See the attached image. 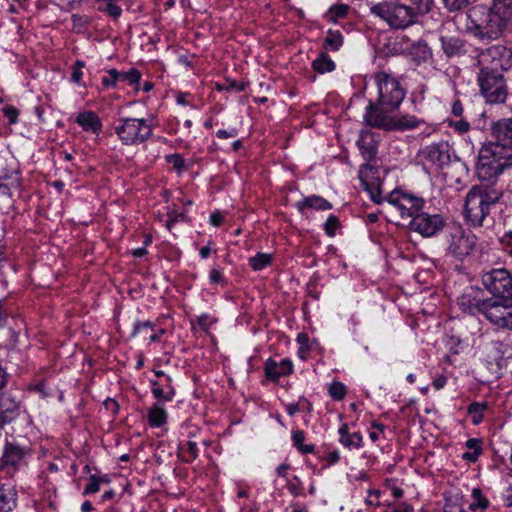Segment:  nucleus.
Masks as SVG:
<instances>
[{
    "label": "nucleus",
    "mask_w": 512,
    "mask_h": 512,
    "mask_svg": "<svg viewBox=\"0 0 512 512\" xmlns=\"http://www.w3.org/2000/svg\"><path fill=\"white\" fill-rule=\"evenodd\" d=\"M494 141L479 150L476 175L482 180L499 177L512 167V117L493 121L490 126Z\"/></svg>",
    "instance_id": "nucleus-1"
},
{
    "label": "nucleus",
    "mask_w": 512,
    "mask_h": 512,
    "mask_svg": "<svg viewBox=\"0 0 512 512\" xmlns=\"http://www.w3.org/2000/svg\"><path fill=\"white\" fill-rule=\"evenodd\" d=\"M467 31L479 40H498L512 33V0L477 4L467 13Z\"/></svg>",
    "instance_id": "nucleus-2"
},
{
    "label": "nucleus",
    "mask_w": 512,
    "mask_h": 512,
    "mask_svg": "<svg viewBox=\"0 0 512 512\" xmlns=\"http://www.w3.org/2000/svg\"><path fill=\"white\" fill-rule=\"evenodd\" d=\"M480 183L473 185L465 198L464 216L473 227H481L484 220L490 214L503 197V189L498 186V177L490 180H482L477 175Z\"/></svg>",
    "instance_id": "nucleus-3"
},
{
    "label": "nucleus",
    "mask_w": 512,
    "mask_h": 512,
    "mask_svg": "<svg viewBox=\"0 0 512 512\" xmlns=\"http://www.w3.org/2000/svg\"><path fill=\"white\" fill-rule=\"evenodd\" d=\"M374 81L378 97L374 102L370 101L366 107L364 120L368 126L370 117L374 114L396 112L406 96V88L400 80L385 71L375 73Z\"/></svg>",
    "instance_id": "nucleus-4"
},
{
    "label": "nucleus",
    "mask_w": 512,
    "mask_h": 512,
    "mask_svg": "<svg viewBox=\"0 0 512 512\" xmlns=\"http://www.w3.org/2000/svg\"><path fill=\"white\" fill-rule=\"evenodd\" d=\"M114 132L123 145L138 146L153 136V123L146 118L120 117L115 122Z\"/></svg>",
    "instance_id": "nucleus-5"
},
{
    "label": "nucleus",
    "mask_w": 512,
    "mask_h": 512,
    "mask_svg": "<svg viewBox=\"0 0 512 512\" xmlns=\"http://www.w3.org/2000/svg\"><path fill=\"white\" fill-rule=\"evenodd\" d=\"M444 244L446 255L463 261L475 251L477 237L471 231H465L460 225L449 224L445 229Z\"/></svg>",
    "instance_id": "nucleus-6"
},
{
    "label": "nucleus",
    "mask_w": 512,
    "mask_h": 512,
    "mask_svg": "<svg viewBox=\"0 0 512 512\" xmlns=\"http://www.w3.org/2000/svg\"><path fill=\"white\" fill-rule=\"evenodd\" d=\"M370 12L384 21L390 29L404 30L416 24L409 7L399 0L379 2L370 7Z\"/></svg>",
    "instance_id": "nucleus-7"
},
{
    "label": "nucleus",
    "mask_w": 512,
    "mask_h": 512,
    "mask_svg": "<svg viewBox=\"0 0 512 512\" xmlns=\"http://www.w3.org/2000/svg\"><path fill=\"white\" fill-rule=\"evenodd\" d=\"M478 314H481L492 325L512 330V298L484 299L478 303Z\"/></svg>",
    "instance_id": "nucleus-8"
},
{
    "label": "nucleus",
    "mask_w": 512,
    "mask_h": 512,
    "mask_svg": "<svg viewBox=\"0 0 512 512\" xmlns=\"http://www.w3.org/2000/svg\"><path fill=\"white\" fill-rule=\"evenodd\" d=\"M478 314H481L492 325L512 330V298L484 299L478 303Z\"/></svg>",
    "instance_id": "nucleus-9"
},
{
    "label": "nucleus",
    "mask_w": 512,
    "mask_h": 512,
    "mask_svg": "<svg viewBox=\"0 0 512 512\" xmlns=\"http://www.w3.org/2000/svg\"><path fill=\"white\" fill-rule=\"evenodd\" d=\"M480 94L488 104H502L508 96L504 75L500 72L479 70L477 75Z\"/></svg>",
    "instance_id": "nucleus-10"
},
{
    "label": "nucleus",
    "mask_w": 512,
    "mask_h": 512,
    "mask_svg": "<svg viewBox=\"0 0 512 512\" xmlns=\"http://www.w3.org/2000/svg\"><path fill=\"white\" fill-rule=\"evenodd\" d=\"M478 67L481 71L503 74L512 67V50L501 44L487 47L478 54Z\"/></svg>",
    "instance_id": "nucleus-11"
},
{
    "label": "nucleus",
    "mask_w": 512,
    "mask_h": 512,
    "mask_svg": "<svg viewBox=\"0 0 512 512\" xmlns=\"http://www.w3.org/2000/svg\"><path fill=\"white\" fill-rule=\"evenodd\" d=\"M482 284L491 295L487 299L512 298V274L505 268L492 269L482 275Z\"/></svg>",
    "instance_id": "nucleus-12"
},
{
    "label": "nucleus",
    "mask_w": 512,
    "mask_h": 512,
    "mask_svg": "<svg viewBox=\"0 0 512 512\" xmlns=\"http://www.w3.org/2000/svg\"><path fill=\"white\" fill-rule=\"evenodd\" d=\"M422 123L416 116L410 114H399L395 112L377 113L370 117V127L385 131L412 130Z\"/></svg>",
    "instance_id": "nucleus-13"
},
{
    "label": "nucleus",
    "mask_w": 512,
    "mask_h": 512,
    "mask_svg": "<svg viewBox=\"0 0 512 512\" xmlns=\"http://www.w3.org/2000/svg\"><path fill=\"white\" fill-rule=\"evenodd\" d=\"M449 224L441 214H429L422 210L410 220L408 227L422 237L430 238L444 231Z\"/></svg>",
    "instance_id": "nucleus-14"
},
{
    "label": "nucleus",
    "mask_w": 512,
    "mask_h": 512,
    "mask_svg": "<svg viewBox=\"0 0 512 512\" xmlns=\"http://www.w3.org/2000/svg\"><path fill=\"white\" fill-rule=\"evenodd\" d=\"M387 202L399 211L403 219L410 218V220L420 213L425 204L424 199L421 197L396 190L388 195Z\"/></svg>",
    "instance_id": "nucleus-15"
},
{
    "label": "nucleus",
    "mask_w": 512,
    "mask_h": 512,
    "mask_svg": "<svg viewBox=\"0 0 512 512\" xmlns=\"http://www.w3.org/2000/svg\"><path fill=\"white\" fill-rule=\"evenodd\" d=\"M419 156L436 168H443L451 163L455 151L446 141H440L425 146L419 152Z\"/></svg>",
    "instance_id": "nucleus-16"
},
{
    "label": "nucleus",
    "mask_w": 512,
    "mask_h": 512,
    "mask_svg": "<svg viewBox=\"0 0 512 512\" xmlns=\"http://www.w3.org/2000/svg\"><path fill=\"white\" fill-rule=\"evenodd\" d=\"M358 176L364 190L368 192L370 199L376 204L382 203L384 200L381 196L382 181L378 169L370 164V162H366L360 166Z\"/></svg>",
    "instance_id": "nucleus-17"
},
{
    "label": "nucleus",
    "mask_w": 512,
    "mask_h": 512,
    "mask_svg": "<svg viewBox=\"0 0 512 512\" xmlns=\"http://www.w3.org/2000/svg\"><path fill=\"white\" fill-rule=\"evenodd\" d=\"M27 454L28 449L7 442L1 457V468L7 469L9 473L19 470L22 466L26 465L25 458Z\"/></svg>",
    "instance_id": "nucleus-18"
},
{
    "label": "nucleus",
    "mask_w": 512,
    "mask_h": 512,
    "mask_svg": "<svg viewBox=\"0 0 512 512\" xmlns=\"http://www.w3.org/2000/svg\"><path fill=\"white\" fill-rule=\"evenodd\" d=\"M20 412V401L15 393H0V427L16 420Z\"/></svg>",
    "instance_id": "nucleus-19"
},
{
    "label": "nucleus",
    "mask_w": 512,
    "mask_h": 512,
    "mask_svg": "<svg viewBox=\"0 0 512 512\" xmlns=\"http://www.w3.org/2000/svg\"><path fill=\"white\" fill-rule=\"evenodd\" d=\"M293 369V363L289 358H284L280 362L273 358H268L264 363V374L267 379L273 382H277L281 377L292 374Z\"/></svg>",
    "instance_id": "nucleus-20"
},
{
    "label": "nucleus",
    "mask_w": 512,
    "mask_h": 512,
    "mask_svg": "<svg viewBox=\"0 0 512 512\" xmlns=\"http://www.w3.org/2000/svg\"><path fill=\"white\" fill-rule=\"evenodd\" d=\"M151 393L153 397L162 402H170L176 395L173 379L171 376H165L164 379L150 380Z\"/></svg>",
    "instance_id": "nucleus-21"
},
{
    "label": "nucleus",
    "mask_w": 512,
    "mask_h": 512,
    "mask_svg": "<svg viewBox=\"0 0 512 512\" xmlns=\"http://www.w3.org/2000/svg\"><path fill=\"white\" fill-rule=\"evenodd\" d=\"M378 139L371 131H362L357 140V146L366 162L373 161L378 152Z\"/></svg>",
    "instance_id": "nucleus-22"
},
{
    "label": "nucleus",
    "mask_w": 512,
    "mask_h": 512,
    "mask_svg": "<svg viewBox=\"0 0 512 512\" xmlns=\"http://www.w3.org/2000/svg\"><path fill=\"white\" fill-rule=\"evenodd\" d=\"M75 122L85 132H90L98 136L102 131V120L94 111L79 112L75 118Z\"/></svg>",
    "instance_id": "nucleus-23"
},
{
    "label": "nucleus",
    "mask_w": 512,
    "mask_h": 512,
    "mask_svg": "<svg viewBox=\"0 0 512 512\" xmlns=\"http://www.w3.org/2000/svg\"><path fill=\"white\" fill-rule=\"evenodd\" d=\"M441 48L448 58L464 56L467 50V42L459 37H440Z\"/></svg>",
    "instance_id": "nucleus-24"
},
{
    "label": "nucleus",
    "mask_w": 512,
    "mask_h": 512,
    "mask_svg": "<svg viewBox=\"0 0 512 512\" xmlns=\"http://www.w3.org/2000/svg\"><path fill=\"white\" fill-rule=\"evenodd\" d=\"M20 176L18 171L0 173V198L11 199L13 194L19 190Z\"/></svg>",
    "instance_id": "nucleus-25"
},
{
    "label": "nucleus",
    "mask_w": 512,
    "mask_h": 512,
    "mask_svg": "<svg viewBox=\"0 0 512 512\" xmlns=\"http://www.w3.org/2000/svg\"><path fill=\"white\" fill-rule=\"evenodd\" d=\"M408 53L416 65L427 63L433 56L432 49L425 40H418L412 43Z\"/></svg>",
    "instance_id": "nucleus-26"
},
{
    "label": "nucleus",
    "mask_w": 512,
    "mask_h": 512,
    "mask_svg": "<svg viewBox=\"0 0 512 512\" xmlns=\"http://www.w3.org/2000/svg\"><path fill=\"white\" fill-rule=\"evenodd\" d=\"M339 442L348 449H360L363 446V436L360 432L349 433L348 424L344 423L338 430Z\"/></svg>",
    "instance_id": "nucleus-27"
},
{
    "label": "nucleus",
    "mask_w": 512,
    "mask_h": 512,
    "mask_svg": "<svg viewBox=\"0 0 512 512\" xmlns=\"http://www.w3.org/2000/svg\"><path fill=\"white\" fill-rule=\"evenodd\" d=\"M296 206L301 213H304V211L307 209H315L320 211L332 209V204L328 200L318 195L305 197L298 201Z\"/></svg>",
    "instance_id": "nucleus-28"
},
{
    "label": "nucleus",
    "mask_w": 512,
    "mask_h": 512,
    "mask_svg": "<svg viewBox=\"0 0 512 512\" xmlns=\"http://www.w3.org/2000/svg\"><path fill=\"white\" fill-rule=\"evenodd\" d=\"M433 4L434 0H409V3L406 5L409 7L411 16L417 24L423 16L431 11Z\"/></svg>",
    "instance_id": "nucleus-29"
},
{
    "label": "nucleus",
    "mask_w": 512,
    "mask_h": 512,
    "mask_svg": "<svg viewBox=\"0 0 512 512\" xmlns=\"http://www.w3.org/2000/svg\"><path fill=\"white\" fill-rule=\"evenodd\" d=\"M168 414L163 408L162 401H158L149 409L148 423L151 427H161L167 422Z\"/></svg>",
    "instance_id": "nucleus-30"
},
{
    "label": "nucleus",
    "mask_w": 512,
    "mask_h": 512,
    "mask_svg": "<svg viewBox=\"0 0 512 512\" xmlns=\"http://www.w3.org/2000/svg\"><path fill=\"white\" fill-rule=\"evenodd\" d=\"M444 343L449 350V354L444 356V360L448 363H452V355H458L463 351V341L459 336L449 331L445 334Z\"/></svg>",
    "instance_id": "nucleus-31"
},
{
    "label": "nucleus",
    "mask_w": 512,
    "mask_h": 512,
    "mask_svg": "<svg viewBox=\"0 0 512 512\" xmlns=\"http://www.w3.org/2000/svg\"><path fill=\"white\" fill-rule=\"evenodd\" d=\"M16 491L9 486H0V512L12 511L16 507Z\"/></svg>",
    "instance_id": "nucleus-32"
},
{
    "label": "nucleus",
    "mask_w": 512,
    "mask_h": 512,
    "mask_svg": "<svg viewBox=\"0 0 512 512\" xmlns=\"http://www.w3.org/2000/svg\"><path fill=\"white\" fill-rule=\"evenodd\" d=\"M344 43V37L339 30L329 29L323 40L322 47L326 51H338Z\"/></svg>",
    "instance_id": "nucleus-33"
},
{
    "label": "nucleus",
    "mask_w": 512,
    "mask_h": 512,
    "mask_svg": "<svg viewBox=\"0 0 512 512\" xmlns=\"http://www.w3.org/2000/svg\"><path fill=\"white\" fill-rule=\"evenodd\" d=\"M199 455L198 445L194 441H187L179 445V457L184 463H192Z\"/></svg>",
    "instance_id": "nucleus-34"
},
{
    "label": "nucleus",
    "mask_w": 512,
    "mask_h": 512,
    "mask_svg": "<svg viewBox=\"0 0 512 512\" xmlns=\"http://www.w3.org/2000/svg\"><path fill=\"white\" fill-rule=\"evenodd\" d=\"M335 63L326 52H321L319 56L313 60L312 68L320 73L324 74L335 70Z\"/></svg>",
    "instance_id": "nucleus-35"
},
{
    "label": "nucleus",
    "mask_w": 512,
    "mask_h": 512,
    "mask_svg": "<svg viewBox=\"0 0 512 512\" xmlns=\"http://www.w3.org/2000/svg\"><path fill=\"white\" fill-rule=\"evenodd\" d=\"M349 10L350 6L347 4H335L329 8L324 17L328 22L337 23L339 19H343L347 16Z\"/></svg>",
    "instance_id": "nucleus-36"
},
{
    "label": "nucleus",
    "mask_w": 512,
    "mask_h": 512,
    "mask_svg": "<svg viewBox=\"0 0 512 512\" xmlns=\"http://www.w3.org/2000/svg\"><path fill=\"white\" fill-rule=\"evenodd\" d=\"M488 409L487 402H472L467 407V413L471 417L474 425H478L483 421L484 412Z\"/></svg>",
    "instance_id": "nucleus-37"
},
{
    "label": "nucleus",
    "mask_w": 512,
    "mask_h": 512,
    "mask_svg": "<svg viewBox=\"0 0 512 512\" xmlns=\"http://www.w3.org/2000/svg\"><path fill=\"white\" fill-rule=\"evenodd\" d=\"M117 0H95L98 4V10L104 12L110 17L117 19L122 14V9L116 3Z\"/></svg>",
    "instance_id": "nucleus-38"
},
{
    "label": "nucleus",
    "mask_w": 512,
    "mask_h": 512,
    "mask_svg": "<svg viewBox=\"0 0 512 512\" xmlns=\"http://www.w3.org/2000/svg\"><path fill=\"white\" fill-rule=\"evenodd\" d=\"M484 298L471 297L469 294H464L458 299V305L465 312L470 314H478V303L482 302Z\"/></svg>",
    "instance_id": "nucleus-39"
},
{
    "label": "nucleus",
    "mask_w": 512,
    "mask_h": 512,
    "mask_svg": "<svg viewBox=\"0 0 512 512\" xmlns=\"http://www.w3.org/2000/svg\"><path fill=\"white\" fill-rule=\"evenodd\" d=\"M88 480L89 482L83 491L84 496L97 493L100 490L101 484L110 482V479L107 475L97 474L90 475Z\"/></svg>",
    "instance_id": "nucleus-40"
},
{
    "label": "nucleus",
    "mask_w": 512,
    "mask_h": 512,
    "mask_svg": "<svg viewBox=\"0 0 512 512\" xmlns=\"http://www.w3.org/2000/svg\"><path fill=\"white\" fill-rule=\"evenodd\" d=\"M292 443L302 454H309L314 452V445L304 444L305 433L302 430H295L292 432Z\"/></svg>",
    "instance_id": "nucleus-41"
},
{
    "label": "nucleus",
    "mask_w": 512,
    "mask_h": 512,
    "mask_svg": "<svg viewBox=\"0 0 512 512\" xmlns=\"http://www.w3.org/2000/svg\"><path fill=\"white\" fill-rule=\"evenodd\" d=\"M472 502L469 504V509L476 512L478 509L484 510L489 506V500L483 495L480 488H473Z\"/></svg>",
    "instance_id": "nucleus-42"
},
{
    "label": "nucleus",
    "mask_w": 512,
    "mask_h": 512,
    "mask_svg": "<svg viewBox=\"0 0 512 512\" xmlns=\"http://www.w3.org/2000/svg\"><path fill=\"white\" fill-rule=\"evenodd\" d=\"M272 262V256L267 253L258 252L255 256L249 258V265L254 271H261Z\"/></svg>",
    "instance_id": "nucleus-43"
},
{
    "label": "nucleus",
    "mask_w": 512,
    "mask_h": 512,
    "mask_svg": "<svg viewBox=\"0 0 512 512\" xmlns=\"http://www.w3.org/2000/svg\"><path fill=\"white\" fill-rule=\"evenodd\" d=\"M463 496L451 495L445 497V505L443 512H466L463 508Z\"/></svg>",
    "instance_id": "nucleus-44"
},
{
    "label": "nucleus",
    "mask_w": 512,
    "mask_h": 512,
    "mask_svg": "<svg viewBox=\"0 0 512 512\" xmlns=\"http://www.w3.org/2000/svg\"><path fill=\"white\" fill-rule=\"evenodd\" d=\"M11 273H15L14 265L11 261H9L3 253L0 252V282L7 286L8 284V276Z\"/></svg>",
    "instance_id": "nucleus-45"
},
{
    "label": "nucleus",
    "mask_w": 512,
    "mask_h": 512,
    "mask_svg": "<svg viewBox=\"0 0 512 512\" xmlns=\"http://www.w3.org/2000/svg\"><path fill=\"white\" fill-rule=\"evenodd\" d=\"M328 392L333 400L341 401L347 394V388L342 382L334 381L330 385Z\"/></svg>",
    "instance_id": "nucleus-46"
},
{
    "label": "nucleus",
    "mask_w": 512,
    "mask_h": 512,
    "mask_svg": "<svg viewBox=\"0 0 512 512\" xmlns=\"http://www.w3.org/2000/svg\"><path fill=\"white\" fill-rule=\"evenodd\" d=\"M442 4L450 13L459 12L469 6L470 0H442Z\"/></svg>",
    "instance_id": "nucleus-47"
},
{
    "label": "nucleus",
    "mask_w": 512,
    "mask_h": 512,
    "mask_svg": "<svg viewBox=\"0 0 512 512\" xmlns=\"http://www.w3.org/2000/svg\"><path fill=\"white\" fill-rule=\"evenodd\" d=\"M188 217L184 212H178L177 210H169L167 212V221L166 227L168 230H171L175 223L179 221H187Z\"/></svg>",
    "instance_id": "nucleus-48"
},
{
    "label": "nucleus",
    "mask_w": 512,
    "mask_h": 512,
    "mask_svg": "<svg viewBox=\"0 0 512 512\" xmlns=\"http://www.w3.org/2000/svg\"><path fill=\"white\" fill-rule=\"evenodd\" d=\"M165 160L167 163L171 164L173 168L178 172H182L186 169L185 160L182 155L178 153L166 155Z\"/></svg>",
    "instance_id": "nucleus-49"
},
{
    "label": "nucleus",
    "mask_w": 512,
    "mask_h": 512,
    "mask_svg": "<svg viewBox=\"0 0 512 512\" xmlns=\"http://www.w3.org/2000/svg\"><path fill=\"white\" fill-rule=\"evenodd\" d=\"M499 242L503 252L512 258V229L505 231Z\"/></svg>",
    "instance_id": "nucleus-50"
},
{
    "label": "nucleus",
    "mask_w": 512,
    "mask_h": 512,
    "mask_svg": "<svg viewBox=\"0 0 512 512\" xmlns=\"http://www.w3.org/2000/svg\"><path fill=\"white\" fill-rule=\"evenodd\" d=\"M121 82L120 72L116 69H109L107 75L102 78V85L104 87H115L117 82Z\"/></svg>",
    "instance_id": "nucleus-51"
},
{
    "label": "nucleus",
    "mask_w": 512,
    "mask_h": 512,
    "mask_svg": "<svg viewBox=\"0 0 512 512\" xmlns=\"http://www.w3.org/2000/svg\"><path fill=\"white\" fill-rule=\"evenodd\" d=\"M209 281L211 284H220L223 287L228 284V280L225 278L222 269L218 267L211 269L209 273Z\"/></svg>",
    "instance_id": "nucleus-52"
},
{
    "label": "nucleus",
    "mask_w": 512,
    "mask_h": 512,
    "mask_svg": "<svg viewBox=\"0 0 512 512\" xmlns=\"http://www.w3.org/2000/svg\"><path fill=\"white\" fill-rule=\"evenodd\" d=\"M85 67V63L82 60H77L71 67V81L77 85L81 84L83 71L82 69Z\"/></svg>",
    "instance_id": "nucleus-53"
},
{
    "label": "nucleus",
    "mask_w": 512,
    "mask_h": 512,
    "mask_svg": "<svg viewBox=\"0 0 512 512\" xmlns=\"http://www.w3.org/2000/svg\"><path fill=\"white\" fill-rule=\"evenodd\" d=\"M340 223L338 217L330 215L324 223V231L329 237H333L336 234Z\"/></svg>",
    "instance_id": "nucleus-54"
},
{
    "label": "nucleus",
    "mask_w": 512,
    "mask_h": 512,
    "mask_svg": "<svg viewBox=\"0 0 512 512\" xmlns=\"http://www.w3.org/2000/svg\"><path fill=\"white\" fill-rule=\"evenodd\" d=\"M121 82L136 84L141 79V72L136 68H131L127 72H120Z\"/></svg>",
    "instance_id": "nucleus-55"
},
{
    "label": "nucleus",
    "mask_w": 512,
    "mask_h": 512,
    "mask_svg": "<svg viewBox=\"0 0 512 512\" xmlns=\"http://www.w3.org/2000/svg\"><path fill=\"white\" fill-rule=\"evenodd\" d=\"M2 111L10 125L18 122L19 111L17 108L13 106H5Z\"/></svg>",
    "instance_id": "nucleus-56"
},
{
    "label": "nucleus",
    "mask_w": 512,
    "mask_h": 512,
    "mask_svg": "<svg viewBox=\"0 0 512 512\" xmlns=\"http://www.w3.org/2000/svg\"><path fill=\"white\" fill-rule=\"evenodd\" d=\"M215 322H216V319L213 318L209 314H202L197 317V323H198L199 327L201 328V330H203L205 332L208 331L210 329V327L212 326V324Z\"/></svg>",
    "instance_id": "nucleus-57"
},
{
    "label": "nucleus",
    "mask_w": 512,
    "mask_h": 512,
    "mask_svg": "<svg viewBox=\"0 0 512 512\" xmlns=\"http://www.w3.org/2000/svg\"><path fill=\"white\" fill-rule=\"evenodd\" d=\"M153 330L154 324L150 321H137L135 322L131 336L134 337L145 330Z\"/></svg>",
    "instance_id": "nucleus-58"
},
{
    "label": "nucleus",
    "mask_w": 512,
    "mask_h": 512,
    "mask_svg": "<svg viewBox=\"0 0 512 512\" xmlns=\"http://www.w3.org/2000/svg\"><path fill=\"white\" fill-rule=\"evenodd\" d=\"M72 21L75 28L79 26V32L90 24L89 17L85 15H72Z\"/></svg>",
    "instance_id": "nucleus-59"
},
{
    "label": "nucleus",
    "mask_w": 512,
    "mask_h": 512,
    "mask_svg": "<svg viewBox=\"0 0 512 512\" xmlns=\"http://www.w3.org/2000/svg\"><path fill=\"white\" fill-rule=\"evenodd\" d=\"M238 135V129L235 127H232L230 129H219L216 132V136L219 139H228V138H234Z\"/></svg>",
    "instance_id": "nucleus-60"
},
{
    "label": "nucleus",
    "mask_w": 512,
    "mask_h": 512,
    "mask_svg": "<svg viewBox=\"0 0 512 512\" xmlns=\"http://www.w3.org/2000/svg\"><path fill=\"white\" fill-rule=\"evenodd\" d=\"M103 405L105 407V409L107 411H110L113 415H116L119 411V404L116 400L112 399V398H107L104 402H103Z\"/></svg>",
    "instance_id": "nucleus-61"
},
{
    "label": "nucleus",
    "mask_w": 512,
    "mask_h": 512,
    "mask_svg": "<svg viewBox=\"0 0 512 512\" xmlns=\"http://www.w3.org/2000/svg\"><path fill=\"white\" fill-rule=\"evenodd\" d=\"M465 446H466V448L471 449L473 451H476V450L482 451L481 440L477 439V438H469L465 442Z\"/></svg>",
    "instance_id": "nucleus-62"
},
{
    "label": "nucleus",
    "mask_w": 512,
    "mask_h": 512,
    "mask_svg": "<svg viewBox=\"0 0 512 512\" xmlns=\"http://www.w3.org/2000/svg\"><path fill=\"white\" fill-rule=\"evenodd\" d=\"M451 112L456 117H460L463 115L464 108L462 102L459 99L453 102Z\"/></svg>",
    "instance_id": "nucleus-63"
},
{
    "label": "nucleus",
    "mask_w": 512,
    "mask_h": 512,
    "mask_svg": "<svg viewBox=\"0 0 512 512\" xmlns=\"http://www.w3.org/2000/svg\"><path fill=\"white\" fill-rule=\"evenodd\" d=\"M390 512H414L413 507L405 502L399 504L398 507H394Z\"/></svg>",
    "instance_id": "nucleus-64"
}]
</instances>
